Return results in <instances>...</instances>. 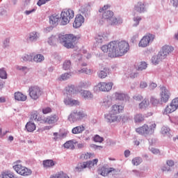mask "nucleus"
Returning <instances> with one entry per match:
<instances>
[{"label": "nucleus", "mask_w": 178, "mask_h": 178, "mask_svg": "<svg viewBox=\"0 0 178 178\" xmlns=\"http://www.w3.org/2000/svg\"><path fill=\"white\" fill-rule=\"evenodd\" d=\"M103 52H108L109 58H118V56H123L127 54L130 46L129 42L125 40L122 41H112L108 44H104L101 47Z\"/></svg>", "instance_id": "f257e3e1"}, {"label": "nucleus", "mask_w": 178, "mask_h": 178, "mask_svg": "<svg viewBox=\"0 0 178 178\" xmlns=\"http://www.w3.org/2000/svg\"><path fill=\"white\" fill-rule=\"evenodd\" d=\"M73 17H74V11L70 8L65 9L61 12L60 16L56 14L49 16V24L52 27H56L60 20L61 26H66V24H69Z\"/></svg>", "instance_id": "f03ea898"}, {"label": "nucleus", "mask_w": 178, "mask_h": 178, "mask_svg": "<svg viewBox=\"0 0 178 178\" xmlns=\"http://www.w3.org/2000/svg\"><path fill=\"white\" fill-rule=\"evenodd\" d=\"M124 110V107L122 105H112L109 113L105 115V119L107 123H119L121 120L126 122L127 120V116L119 115V113H122Z\"/></svg>", "instance_id": "7ed1b4c3"}, {"label": "nucleus", "mask_w": 178, "mask_h": 178, "mask_svg": "<svg viewBox=\"0 0 178 178\" xmlns=\"http://www.w3.org/2000/svg\"><path fill=\"white\" fill-rule=\"evenodd\" d=\"M110 6L106 5L103 8L99 10L102 15V20L106 24L110 26H118V24H122L123 23V19L120 17H116L113 15V12L109 9Z\"/></svg>", "instance_id": "20e7f679"}, {"label": "nucleus", "mask_w": 178, "mask_h": 178, "mask_svg": "<svg viewBox=\"0 0 178 178\" xmlns=\"http://www.w3.org/2000/svg\"><path fill=\"white\" fill-rule=\"evenodd\" d=\"M156 129V124L154 122H149V124H144L143 126L136 128V131L138 134L143 136L144 137H148V136H152L155 133Z\"/></svg>", "instance_id": "39448f33"}, {"label": "nucleus", "mask_w": 178, "mask_h": 178, "mask_svg": "<svg viewBox=\"0 0 178 178\" xmlns=\"http://www.w3.org/2000/svg\"><path fill=\"white\" fill-rule=\"evenodd\" d=\"M79 40V38L72 34H60L58 35L59 42H60L63 47L67 48L68 49L70 48H74V42H76V40Z\"/></svg>", "instance_id": "423d86ee"}, {"label": "nucleus", "mask_w": 178, "mask_h": 178, "mask_svg": "<svg viewBox=\"0 0 178 178\" xmlns=\"http://www.w3.org/2000/svg\"><path fill=\"white\" fill-rule=\"evenodd\" d=\"M87 113L84 110H74L67 117V120L70 123H76L81 122L83 119H87Z\"/></svg>", "instance_id": "0eeeda50"}, {"label": "nucleus", "mask_w": 178, "mask_h": 178, "mask_svg": "<svg viewBox=\"0 0 178 178\" xmlns=\"http://www.w3.org/2000/svg\"><path fill=\"white\" fill-rule=\"evenodd\" d=\"M160 101L163 104H168L169 102V99H170V96L172 95V93H170V90L168 87L165 86H160Z\"/></svg>", "instance_id": "6e6552de"}, {"label": "nucleus", "mask_w": 178, "mask_h": 178, "mask_svg": "<svg viewBox=\"0 0 178 178\" xmlns=\"http://www.w3.org/2000/svg\"><path fill=\"white\" fill-rule=\"evenodd\" d=\"M98 163V159H93L92 161H88L86 162L79 163L75 168L76 172H83V169H91L94 166H97Z\"/></svg>", "instance_id": "1a4fd4ad"}, {"label": "nucleus", "mask_w": 178, "mask_h": 178, "mask_svg": "<svg viewBox=\"0 0 178 178\" xmlns=\"http://www.w3.org/2000/svg\"><path fill=\"white\" fill-rule=\"evenodd\" d=\"M42 89L38 86H31L29 88V95L31 99L37 101L42 95Z\"/></svg>", "instance_id": "9d476101"}, {"label": "nucleus", "mask_w": 178, "mask_h": 178, "mask_svg": "<svg viewBox=\"0 0 178 178\" xmlns=\"http://www.w3.org/2000/svg\"><path fill=\"white\" fill-rule=\"evenodd\" d=\"M155 40V35L151 33H147L144 35L139 42V47L141 48H145L149 45Z\"/></svg>", "instance_id": "9b49d317"}, {"label": "nucleus", "mask_w": 178, "mask_h": 178, "mask_svg": "<svg viewBox=\"0 0 178 178\" xmlns=\"http://www.w3.org/2000/svg\"><path fill=\"white\" fill-rule=\"evenodd\" d=\"M113 87V83L112 82H100L95 86V90L102 92H109Z\"/></svg>", "instance_id": "f8f14e48"}, {"label": "nucleus", "mask_w": 178, "mask_h": 178, "mask_svg": "<svg viewBox=\"0 0 178 178\" xmlns=\"http://www.w3.org/2000/svg\"><path fill=\"white\" fill-rule=\"evenodd\" d=\"M13 168L14 170H15L18 175H20L21 176H30L32 173L31 170L20 164H17V163H14Z\"/></svg>", "instance_id": "ddd939ff"}, {"label": "nucleus", "mask_w": 178, "mask_h": 178, "mask_svg": "<svg viewBox=\"0 0 178 178\" xmlns=\"http://www.w3.org/2000/svg\"><path fill=\"white\" fill-rule=\"evenodd\" d=\"M178 108V97L172 100L170 105H167L163 111V115H169L173 113Z\"/></svg>", "instance_id": "4468645a"}, {"label": "nucleus", "mask_w": 178, "mask_h": 178, "mask_svg": "<svg viewBox=\"0 0 178 178\" xmlns=\"http://www.w3.org/2000/svg\"><path fill=\"white\" fill-rule=\"evenodd\" d=\"M112 104H113V98L110 95L104 97L100 102V106L103 109H109Z\"/></svg>", "instance_id": "2eb2a0df"}, {"label": "nucleus", "mask_w": 178, "mask_h": 178, "mask_svg": "<svg viewBox=\"0 0 178 178\" xmlns=\"http://www.w3.org/2000/svg\"><path fill=\"white\" fill-rule=\"evenodd\" d=\"M26 42L29 44H33V42H37L40 40V33L33 31L30 32L26 37Z\"/></svg>", "instance_id": "dca6fc26"}, {"label": "nucleus", "mask_w": 178, "mask_h": 178, "mask_svg": "<svg viewBox=\"0 0 178 178\" xmlns=\"http://www.w3.org/2000/svg\"><path fill=\"white\" fill-rule=\"evenodd\" d=\"M173 51H175V48H173V47L165 45L162 47L159 53L161 54L164 59H166V58H168V56L170 55V53L173 52Z\"/></svg>", "instance_id": "f3484780"}, {"label": "nucleus", "mask_w": 178, "mask_h": 178, "mask_svg": "<svg viewBox=\"0 0 178 178\" xmlns=\"http://www.w3.org/2000/svg\"><path fill=\"white\" fill-rule=\"evenodd\" d=\"M113 97L115 99V101H124V102H127L129 99H130V97L127 94L123 93L122 92H115L113 94Z\"/></svg>", "instance_id": "a211bd4d"}, {"label": "nucleus", "mask_w": 178, "mask_h": 178, "mask_svg": "<svg viewBox=\"0 0 178 178\" xmlns=\"http://www.w3.org/2000/svg\"><path fill=\"white\" fill-rule=\"evenodd\" d=\"M108 40H109V32L99 33L95 37V41L98 44H102V42H105V41H108Z\"/></svg>", "instance_id": "6ab92c4d"}, {"label": "nucleus", "mask_w": 178, "mask_h": 178, "mask_svg": "<svg viewBox=\"0 0 178 178\" xmlns=\"http://www.w3.org/2000/svg\"><path fill=\"white\" fill-rule=\"evenodd\" d=\"M65 105L68 106H80V101L70 98V96L66 97L63 101Z\"/></svg>", "instance_id": "aec40b11"}, {"label": "nucleus", "mask_w": 178, "mask_h": 178, "mask_svg": "<svg viewBox=\"0 0 178 178\" xmlns=\"http://www.w3.org/2000/svg\"><path fill=\"white\" fill-rule=\"evenodd\" d=\"M79 92L81 97L85 99V101H91V99H94V95L90 90H81Z\"/></svg>", "instance_id": "412c9836"}, {"label": "nucleus", "mask_w": 178, "mask_h": 178, "mask_svg": "<svg viewBox=\"0 0 178 178\" xmlns=\"http://www.w3.org/2000/svg\"><path fill=\"white\" fill-rule=\"evenodd\" d=\"M84 23V16L81 14H78L76 15L74 22L73 23V27L74 29H79L81 27V25Z\"/></svg>", "instance_id": "4be33fe9"}, {"label": "nucleus", "mask_w": 178, "mask_h": 178, "mask_svg": "<svg viewBox=\"0 0 178 178\" xmlns=\"http://www.w3.org/2000/svg\"><path fill=\"white\" fill-rule=\"evenodd\" d=\"M113 170H115V169L113 168H108L104 165L103 167L98 169L97 173L98 175H101V176H104V177H105L106 176H108V173L113 172Z\"/></svg>", "instance_id": "5701e85b"}, {"label": "nucleus", "mask_w": 178, "mask_h": 178, "mask_svg": "<svg viewBox=\"0 0 178 178\" xmlns=\"http://www.w3.org/2000/svg\"><path fill=\"white\" fill-rule=\"evenodd\" d=\"M59 120V117L56 114H54L48 116L44 119V123H48V124H54Z\"/></svg>", "instance_id": "b1692460"}, {"label": "nucleus", "mask_w": 178, "mask_h": 178, "mask_svg": "<svg viewBox=\"0 0 178 178\" xmlns=\"http://www.w3.org/2000/svg\"><path fill=\"white\" fill-rule=\"evenodd\" d=\"M134 10L139 13H144L147 10L145 5L143 2H138L134 6Z\"/></svg>", "instance_id": "393cba45"}, {"label": "nucleus", "mask_w": 178, "mask_h": 178, "mask_svg": "<svg viewBox=\"0 0 178 178\" xmlns=\"http://www.w3.org/2000/svg\"><path fill=\"white\" fill-rule=\"evenodd\" d=\"M76 92L74 85H68L65 88V92L64 93L65 97H70L72 94Z\"/></svg>", "instance_id": "a878e982"}, {"label": "nucleus", "mask_w": 178, "mask_h": 178, "mask_svg": "<svg viewBox=\"0 0 178 178\" xmlns=\"http://www.w3.org/2000/svg\"><path fill=\"white\" fill-rule=\"evenodd\" d=\"M165 59L161 53H158L157 55L153 56L152 57V63L153 65H159L160 62H162Z\"/></svg>", "instance_id": "bb28decb"}, {"label": "nucleus", "mask_w": 178, "mask_h": 178, "mask_svg": "<svg viewBox=\"0 0 178 178\" xmlns=\"http://www.w3.org/2000/svg\"><path fill=\"white\" fill-rule=\"evenodd\" d=\"M15 101H19L21 102H24L27 100V95H24L20 92H15L14 94Z\"/></svg>", "instance_id": "cd10ccee"}, {"label": "nucleus", "mask_w": 178, "mask_h": 178, "mask_svg": "<svg viewBox=\"0 0 178 178\" xmlns=\"http://www.w3.org/2000/svg\"><path fill=\"white\" fill-rule=\"evenodd\" d=\"M84 130H86V127H84V125H80L74 127L72 129V134H81V133H83Z\"/></svg>", "instance_id": "c85d7f7f"}, {"label": "nucleus", "mask_w": 178, "mask_h": 178, "mask_svg": "<svg viewBox=\"0 0 178 178\" xmlns=\"http://www.w3.org/2000/svg\"><path fill=\"white\" fill-rule=\"evenodd\" d=\"M145 117L141 113L135 114L134 116V122L135 123H142L144 122Z\"/></svg>", "instance_id": "c756f323"}, {"label": "nucleus", "mask_w": 178, "mask_h": 178, "mask_svg": "<svg viewBox=\"0 0 178 178\" xmlns=\"http://www.w3.org/2000/svg\"><path fill=\"white\" fill-rule=\"evenodd\" d=\"M77 144L76 140H68L64 143L63 147L67 149H74V145Z\"/></svg>", "instance_id": "7c9ffc66"}, {"label": "nucleus", "mask_w": 178, "mask_h": 178, "mask_svg": "<svg viewBox=\"0 0 178 178\" xmlns=\"http://www.w3.org/2000/svg\"><path fill=\"white\" fill-rule=\"evenodd\" d=\"M109 74V69L104 68L103 70H101L97 72V76L99 79H105Z\"/></svg>", "instance_id": "2f4dec72"}, {"label": "nucleus", "mask_w": 178, "mask_h": 178, "mask_svg": "<svg viewBox=\"0 0 178 178\" xmlns=\"http://www.w3.org/2000/svg\"><path fill=\"white\" fill-rule=\"evenodd\" d=\"M25 128L26 129L27 131L29 133H33L36 129L35 124L34 122L30 121L26 123Z\"/></svg>", "instance_id": "473e14b6"}, {"label": "nucleus", "mask_w": 178, "mask_h": 178, "mask_svg": "<svg viewBox=\"0 0 178 178\" xmlns=\"http://www.w3.org/2000/svg\"><path fill=\"white\" fill-rule=\"evenodd\" d=\"M75 73H76V74H81V73H84L85 74H92V70L83 67L81 70H76Z\"/></svg>", "instance_id": "72a5a7b5"}, {"label": "nucleus", "mask_w": 178, "mask_h": 178, "mask_svg": "<svg viewBox=\"0 0 178 178\" xmlns=\"http://www.w3.org/2000/svg\"><path fill=\"white\" fill-rule=\"evenodd\" d=\"M72 77V72H65L62 74L58 79L60 81H66V80H69Z\"/></svg>", "instance_id": "f704fd0d"}, {"label": "nucleus", "mask_w": 178, "mask_h": 178, "mask_svg": "<svg viewBox=\"0 0 178 178\" xmlns=\"http://www.w3.org/2000/svg\"><path fill=\"white\" fill-rule=\"evenodd\" d=\"M91 86V82L88 80H85L79 82L78 87L79 88H88Z\"/></svg>", "instance_id": "c9c22d12"}, {"label": "nucleus", "mask_w": 178, "mask_h": 178, "mask_svg": "<svg viewBox=\"0 0 178 178\" xmlns=\"http://www.w3.org/2000/svg\"><path fill=\"white\" fill-rule=\"evenodd\" d=\"M0 178H15V174L10 171L2 172L0 175Z\"/></svg>", "instance_id": "e433bc0d"}, {"label": "nucleus", "mask_w": 178, "mask_h": 178, "mask_svg": "<svg viewBox=\"0 0 178 178\" xmlns=\"http://www.w3.org/2000/svg\"><path fill=\"white\" fill-rule=\"evenodd\" d=\"M45 58L42 54H36L33 57V61L36 63H41V62H44Z\"/></svg>", "instance_id": "4c0bfd02"}, {"label": "nucleus", "mask_w": 178, "mask_h": 178, "mask_svg": "<svg viewBox=\"0 0 178 178\" xmlns=\"http://www.w3.org/2000/svg\"><path fill=\"white\" fill-rule=\"evenodd\" d=\"M143 163V158L140 156L135 157L132 159L131 163L134 166H138Z\"/></svg>", "instance_id": "58836bf2"}, {"label": "nucleus", "mask_w": 178, "mask_h": 178, "mask_svg": "<svg viewBox=\"0 0 178 178\" xmlns=\"http://www.w3.org/2000/svg\"><path fill=\"white\" fill-rule=\"evenodd\" d=\"M72 59H74L76 62L77 60L80 61L82 59V55L79 53V51H75L72 56H71Z\"/></svg>", "instance_id": "ea45409f"}, {"label": "nucleus", "mask_w": 178, "mask_h": 178, "mask_svg": "<svg viewBox=\"0 0 178 178\" xmlns=\"http://www.w3.org/2000/svg\"><path fill=\"white\" fill-rule=\"evenodd\" d=\"M50 178H70L67 174L60 172L50 176Z\"/></svg>", "instance_id": "a19ab883"}, {"label": "nucleus", "mask_w": 178, "mask_h": 178, "mask_svg": "<svg viewBox=\"0 0 178 178\" xmlns=\"http://www.w3.org/2000/svg\"><path fill=\"white\" fill-rule=\"evenodd\" d=\"M148 105H149L148 99H144L143 101L139 104V109H147Z\"/></svg>", "instance_id": "79ce46f5"}, {"label": "nucleus", "mask_w": 178, "mask_h": 178, "mask_svg": "<svg viewBox=\"0 0 178 178\" xmlns=\"http://www.w3.org/2000/svg\"><path fill=\"white\" fill-rule=\"evenodd\" d=\"M55 165V163L52 160H45L43 161V166L44 168H52Z\"/></svg>", "instance_id": "37998d69"}, {"label": "nucleus", "mask_w": 178, "mask_h": 178, "mask_svg": "<svg viewBox=\"0 0 178 178\" xmlns=\"http://www.w3.org/2000/svg\"><path fill=\"white\" fill-rule=\"evenodd\" d=\"M63 70H70L72 69V62L70 60H65L63 64Z\"/></svg>", "instance_id": "c03bdc74"}, {"label": "nucleus", "mask_w": 178, "mask_h": 178, "mask_svg": "<svg viewBox=\"0 0 178 178\" xmlns=\"http://www.w3.org/2000/svg\"><path fill=\"white\" fill-rule=\"evenodd\" d=\"M54 140H55V141H58L59 138H65V137H67V133H63L60 134H58V133H54Z\"/></svg>", "instance_id": "a18cd8bd"}, {"label": "nucleus", "mask_w": 178, "mask_h": 178, "mask_svg": "<svg viewBox=\"0 0 178 178\" xmlns=\"http://www.w3.org/2000/svg\"><path fill=\"white\" fill-rule=\"evenodd\" d=\"M23 62H31L33 60V56L31 54H24L22 56Z\"/></svg>", "instance_id": "49530a36"}, {"label": "nucleus", "mask_w": 178, "mask_h": 178, "mask_svg": "<svg viewBox=\"0 0 178 178\" xmlns=\"http://www.w3.org/2000/svg\"><path fill=\"white\" fill-rule=\"evenodd\" d=\"M161 133L163 136H169L170 134V129L166 126H163L161 128Z\"/></svg>", "instance_id": "de8ad7c7"}, {"label": "nucleus", "mask_w": 178, "mask_h": 178, "mask_svg": "<svg viewBox=\"0 0 178 178\" xmlns=\"http://www.w3.org/2000/svg\"><path fill=\"white\" fill-rule=\"evenodd\" d=\"M143 20V18L140 16L134 17L133 18L134 24L133 27H137L140 24V21Z\"/></svg>", "instance_id": "09e8293b"}, {"label": "nucleus", "mask_w": 178, "mask_h": 178, "mask_svg": "<svg viewBox=\"0 0 178 178\" xmlns=\"http://www.w3.org/2000/svg\"><path fill=\"white\" fill-rule=\"evenodd\" d=\"M8 15L9 13H8V10L3 7H0V17H8Z\"/></svg>", "instance_id": "8fccbe9b"}, {"label": "nucleus", "mask_w": 178, "mask_h": 178, "mask_svg": "<svg viewBox=\"0 0 178 178\" xmlns=\"http://www.w3.org/2000/svg\"><path fill=\"white\" fill-rule=\"evenodd\" d=\"M150 102L152 104L154 105V106H158V105L161 104V100H159V99H157L156 97H152L150 98Z\"/></svg>", "instance_id": "3c124183"}, {"label": "nucleus", "mask_w": 178, "mask_h": 178, "mask_svg": "<svg viewBox=\"0 0 178 178\" xmlns=\"http://www.w3.org/2000/svg\"><path fill=\"white\" fill-rule=\"evenodd\" d=\"M0 79H3V80L8 79V74H6V71L3 68L0 69Z\"/></svg>", "instance_id": "603ef678"}, {"label": "nucleus", "mask_w": 178, "mask_h": 178, "mask_svg": "<svg viewBox=\"0 0 178 178\" xmlns=\"http://www.w3.org/2000/svg\"><path fill=\"white\" fill-rule=\"evenodd\" d=\"M31 118L32 120H38V122H41V118H38V112L37 111L32 112Z\"/></svg>", "instance_id": "864d4df0"}, {"label": "nucleus", "mask_w": 178, "mask_h": 178, "mask_svg": "<svg viewBox=\"0 0 178 178\" xmlns=\"http://www.w3.org/2000/svg\"><path fill=\"white\" fill-rule=\"evenodd\" d=\"M147 67V63L140 62L138 65V70H140V71L145 70Z\"/></svg>", "instance_id": "5fc2aeb1"}, {"label": "nucleus", "mask_w": 178, "mask_h": 178, "mask_svg": "<svg viewBox=\"0 0 178 178\" xmlns=\"http://www.w3.org/2000/svg\"><path fill=\"white\" fill-rule=\"evenodd\" d=\"M10 44V38H6L3 40V48H9V44Z\"/></svg>", "instance_id": "6e6d98bb"}, {"label": "nucleus", "mask_w": 178, "mask_h": 178, "mask_svg": "<svg viewBox=\"0 0 178 178\" xmlns=\"http://www.w3.org/2000/svg\"><path fill=\"white\" fill-rule=\"evenodd\" d=\"M42 111L44 115H48V113H52V108L50 107H44L42 108Z\"/></svg>", "instance_id": "4d7b16f0"}, {"label": "nucleus", "mask_w": 178, "mask_h": 178, "mask_svg": "<svg viewBox=\"0 0 178 178\" xmlns=\"http://www.w3.org/2000/svg\"><path fill=\"white\" fill-rule=\"evenodd\" d=\"M92 156H94V154L88 152L81 155V158H83V159H90Z\"/></svg>", "instance_id": "13d9d810"}, {"label": "nucleus", "mask_w": 178, "mask_h": 178, "mask_svg": "<svg viewBox=\"0 0 178 178\" xmlns=\"http://www.w3.org/2000/svg\"><path fill=\"white\" fill-rule=\"evenodd\" d=\"M16 69L17 70H19L20 72H23L24 73L27 72V67L17 65Z\"/></svg>", "instance_id": "bf43d9fd"}, {"label": "nucleus", "mask_w": 178, "mask_h": 178, "mask_svg": "<svg viewBox=\"0 0 178 178\" xmlns=\"http://www.w3.org/2000/svg\"><path fill=\"white\" fill-rule=\"evenodd\" d=\"M35 12V8H33L31 10H26L24 12V15H25L26 16H29V15H31L32 13H34Z\"/></svg>", "instance_id": "052dcab7"}, {"label": "nucleus", "mask_w": 178, "mask_h": 178, "mask_svg": "<svg viewBox=\"0 0 178 178\" xmlns=\"http://www.w3.org/2000/svg\"><path fill=\"white\" fill-rule=\"evenodd\" d=\"M138 76V72H129V77H130V79H136Z\"/></svg>", "instance_id": "680f3d73"}, {"label": "nucleus", "mask_w": 178, "mask_h": 178, "mask_svg": "<svg viewBox=\"0 0 178 178\" xmlns=\"http://www.w3.org/2000/svg\"><path fill=\"white\" fill-rule=\"evenodd\" d=\"M79 13H81L83 16H87L88 15L86 7H81V8L79 9Z\"/></svg>", "instance_id": "e2e57ef3"}, {"label": "nucleus", "mask_w": 178, "mask_h": 178, "mask_svg": "<svg viewBox=\"0 0 178 178\" xmlns=\"http://www.w3.org/2000/svg\"><path fill=\"white\" fill-rule=\"evenodd\" d=\"M157 87H158V85L156 83L152 82L149 85V90L150 91H154V90Z\"/></svg>", "instance_id": "0e129e2a"}, {"label": "nucleus", "mask_w": 178, "mask_h": 178, "mask_svg": "<svg viewBox=\"0 0 178 178\" xmlns=\"http://www.w3.org/2000/svg\"><path fill=\"white\" fill-rule=\"evenodd\" d=\"M139 87L141 90H144V88H147V87H148V83H147L146 81H141Z\"/></svg>", "instance_id": "69168bd1"}, {"label": "nucleus", "mask_w": 178, "mask_h": 178, "mask_svg": "<svg viewBox=\"0 0 178 178\" xmlns=\"http://www.w3.org/2000/svg\"><path fill=\"white\" fill-rule=\"evenodd\" d=\"M56 38H55V36L51 35L50 38H49L47 42L49 44V45H54V42H55V40Z\"/></svg>", "instance_id": "338daca9"}, {"label": "nucleus", "mask_w": 178, "mask_h": 178, "mask_svg": "<svg viewBox=\"0 0 178 178\" xmlns=\"http://www.w3.org/2000/svg\"><path fill=\"white\" fill-rule=\"evenodd\" d=\"M161 169L163 172H172V168H170V167H168L166 165H162Z\"/></svg>", "instance_id": "774afa93"}]
</instances>
